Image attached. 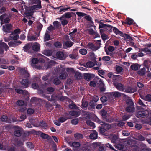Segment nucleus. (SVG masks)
<instances>
[{"instance_id": "nucleus-1", "label": "nucleus", "mask_w": 151, "mask_h": 151, "mask_svg": "<svg viewBox=\"0 0 151 151\" xmlns=\"http://www.w3.org/2000/svg\"><path fill=\"white\" fill-rule=\"evenodd\" d=\"M107 75L110 78L113 80L114 83H118L122 81V77L121 75H114L112 72L108 73Z\"/></svg>"}, {"instance_id": "nucleus-2", "label": "nucleus", "mask_w": 151, "mask_h": 151, "mask_svg": "<svg viewBox=\"0 0 151 151\" xmlns=\"http://www.w3.org/2000/svg\"><path fill=\"white\" fill-rule=\"evenodd\" d=\"M20 29L17 28L14 30V31L11 32L9 37L14 40H16L19 39V34L20 33Z\"/></svg>"}, {"instance_id": "nucleus-3", "label": "nucleus", "mask_w": 151, "mask_h": 151, "mask_svg": "<svg viewBox=\"0 0 151 151\" xmlns=\"http://www.w3.org/2000/svg\"><path fill=\"white\" fill-rule=\"evenodd\" d=\"M150 112V111L147 110L139 111L136 114V116L138 118L147 117L149 116Z\"/></svg>"}, {"instance_id": "nucleus-4", "label": "nucleus", "mask_w": 151, "mask_h": 151, "mask_svg": "<svg viewBox=\"0 0 151 151\" xmlns=\"http://www.w3.org/2000/svg\"><path fill=\"white\" fill-rule=\"evenodd\" d=\"M13 26L10 24H6L2 26L3 31L6 34L11 33V31L12 29Z\"/></svg>"}, {"instance_id": "nucleus-5", "label": "nucleus", "mask_w": 151, "mask_h": 151, "mask_svg": "<svg viewBox=\"0 0 151 151\" xmlns=\"http://www.w3.org/2000/svg\"><path fill=\"white\" fill-rule=\"evenodd\" d=\"M6 14H4L0 16V20L1 25H2L4 23L8 24L10 22V19L8 17H5Z\"/></svg>"}, {"instance_id": "nucleus-6", "label": "nucleus", "mask_w": 151, "mask_h": 151, "mask_svg": "<svg viewBox=\"0 0 151 151\" xmlns=\"http://www.w3.org/2000/svg\"><path fill=\"white\" fill-rule=\"evenodd\" d=\"M122 142L126 147L127 146H133L135 143V141L131 139H124L122 140Z\"/></svg>"}, {"instance_id": "nucleus-7", "label": "nucleus", "mask_w": 151, "mask_h": 151, "mask_svg": "<svg viewBox=\"0 0 151 151\" xmlns=\"http://www.w3.org/2000/svg\"><path fill=\"white\" fill-rule=\"evenodd\" d=\"M122 23L123 25L125 24L129 25L133 24L135 26L136 24V23L133 20L129 17H127L125 21H122Z\"/></svg>"}, {"instance_id": "nucleus-8", "label": "nucleus", "mask_w": 151, "mask_h": 151, "mask_svg": "<svg viewBox=\"0 0 151 151\" xmlns=\"http://www.w3.org/2000/svg\"><path fill=\"white\" fill-rule=\"evenodd\" d=\"M20 71L22 75L24 78H28L30 76V75L28 72L27 71V68H21Z\"/></svg>"}, {"instance_id": "nucleus-9", "label": "nucleus", "mask_w": 151, "mask_h": 151, "mask_svg": "<svg viewBox=\"0 0 151 151\" xmlns=\"http://www.w3.org/2000/svg\"><path fill=\"white\" fill-rule=\"evenodd\" d=\"M25 9L27 12L25 13V14L26 16H27V18L28 19H30V18H29V17H32L33 15V14L34 13V11L33 10H31V9H30L29 7H26L25 8Z\"/></svg>"}, {"instance_id": "nucleus-10", "label": "nucleus", "mask_w": 151, "mask_h": 151, "mask_svg": "<svg viewBox=\"0 0 151 151\" xmlns=\"http://www.w3.org/2000/svg\"><path fill=\"white\" fill-rule=\"evenodd\" d=\"M22 43V42L20 40H16L14 41H11L8 43L10 47H16L19 45V44Z\"/></svg>"}, {"instance_id": "nucleus-11", "label": "nucleus", "mask_w": 151, "mask_h": 151, "mask_svg": "<svg viewBox=\"0 0 151 151\" xmlns=\"http://www.w3.org/2000/svg\"><path fill=\"white\" fill-rule=\"evenodd\" d=\"M17 128L14 132V134L15 136L16 137H20L22 134V132L20 127L18 126H16Z\"/></svg>"}, {"instance_id": "nucleus-12", "label": "nucleus", "mask_w": 151, "mask_h": 151, "mask_svg": "<svg viewBox=\"0 0 151 151\" xmlns=\"http://www.w3.org/2000/svg\"><path fill=\"white\" fill-rule=\"evenodd\" d=\"M114 85L116 88L118 90L123 91L124 90V86L121 83H113Z\"/></svg>"}, {"instance_id": "nucleus-13", "label": "nucleus", "mask_w": 151, "mask_h": 151, "mask_svg": "<svg viewBox=\"0 0 151 151\" xmlns=\"http://www.w3.org/2000/svg\"><path fill=\"white\" fill-rule=\"evenodd\" d=\"M22 86L25 88H27L29 86V83L28 79H22V81L21 82Z\"/></svg>"}, {"instance_id": "nucleus-14", "label": "nucleus", "mask_w": 151, "mask_h": 151, "mask_svg": "<svg viewBox=\"0 0 151 151\" xmlns=\"http://www.w3.org/2000/svg\"><path fill=\"white\" fill-rule=\"evenodd\" d=\"M56 56L58 59L60 60H64L65 58L64 57V53L61 51L58 52L56 53Z\"/></svg>"}, {"instance_id": "nucleus-15", "label": "nucleus", "mask_w": 151, "mask_h": 151, "mask_svg": "<svg viewBox=\"0 0 151 151\" xmlns=\"http://www.w3.org/2000/svg\"><path fill=\"white\" fill-rule=\"evenodd\" d=\"M37 4L33 5L32 6H29V7L30 9H31V10H33L35 9H40L42 8L41 1H40L39 3Z\"/></svg>"}, {"instance_id": "nucleus-16", "label": "nucleus", "mask_w": 151, "mask_h": 151, "mask_svg": "<svg viewBox=\"0 0 151 151\" xmlns=\"http://www.w3.org/2000/svg\"><path fill=\"white\" fill-rule=\"evenodd\" d=\"M9 47L7 44L4 42L0 43V49L2 50V52H4V50L5 49L6 51H7Z\"/></svg>"}, {"instance_id": "nucleus-17", "label": "nucleus", "mask_w": 151, "mask_h": 151, "mask_svg": "<svg viewBox=\"0 0 151 151\" xmlns=\"http://www.w3.org/2000/svg\"><path fill=\"white\" fill-rule=\"evenodd\" d=\"M71 13H73V12H66L61 17H60V20H62L63 18H70L72 17V15Z\"/></svg>"}, {"instance_id": "nucleus-18", "label": "nucleus", "mask_w": 151, "mask_h": 151, "mask_svg": "<svg viewBox=\"0 0 151 151\" xmlns=\"http://www.w3.org/2000/svg\"><path fill=\"white\" fill-rule=\"evenodd\" d=\"M87 47L88 49H91L94 50H96L99 48V47H96V46L92 42L89 43L87 45Z\"/></svg>"}, {"instance_id": "nucleus-19", "label": "nucleus", "mask_w": 151, "mask_h": 151, "mask_svg": "<svg viewBox=\"0 0 151 151\" xmlns=\"http://www.w3.org/2000/svg\"><path fill=\"white\" fill-rule=\"evenodd\" d=\"M144 65L148 70L151 65V61L148 59L145 60L143 63Z\"/></svg>"}, {"instance_id": "nucleus-20", "label": "nucleus", "mask_w": 151, "mask_h": 151, "mask_svg": "<svg viewBox=\"0 0 151 151\" xmlns=\"http://www.w3.org/2000/svg\"><path fill=\"white\" fill-rule=\"evenodd\" d=\"M93 77L94 75L90 73H86L84 74V78L87 81H89Z\"/></svg>"}, {"instance_id": "nucleus-21", "label": "nucleus", "mask_w": 151, "mask_h": 151, "mask_svg": "<svg viewBox=\"0 0 151 151\" xmlns=\"http://www.w3.org/2000/svg\"><path fill=\"white\" fill-rule=\"evenodd\" d=\"M68 76L67 73L65 71H63L59 74L58 77L60 79H65Z\"/></svg>"}, {"instance_id": "nucleus-22", "label": "nucleus", "mask_w": 151, "mask_h": 151, "mask_svg": "<svg viewBox=\"0 0 151 151\" xmlns=\"http://www.w3.org/2000/svg\"><path fill=\"white\" fill-rule=\"evenodd\" d=\"M97 137L98 133L96 131H93V132L91 133L89 135L90 138L92 139H96Z\"/></svg>"}, {"instance_id": "nucleus-23", "label": "nucleus", "mask_w": 151, "mask_h": 151, "mask_svg": "<svg viewBox=\"0 0 151 151\" xmlns=\"http://www.w3.org/2000/svg\"><path fill=\"white\" fill-rule=\"evenodd\" d=\"M50 38L49 32L47 30L44 37V42H46L51 40Z\"/></svg>"}, {"instance_id": "nucleus-24", "label": "nucleus", "mask_w": 151, "mask_h": 151, "mask_svg": "<svg viewBox=\"0 0 151 151\" xmlns=\"http://www.w3.org/2000/svg\"><path fill=\"white\" fill-rule=\"evenodd\" d=\"M114 32L115 34H116V35H119L121 36H122L123 33L119 31L118 28H116L115 27H114L112 29V31Z\"/></svg>"}, {"instance_id": "nucleus-25", "label": "nucleus", "mask_w": 151, "mask_h": 151, "mask_svg": "<svg viewBox=\"0 0 151 151\" xmlns=\"http://www.w3.org/2000/svg\"><path fill=\"white\" fill-rule=\"evenodd\" d=\"M43 27V25L41 24L39 22L37 24V31L38 32L37 35L39 36L40 32L42 30Z\"/></svg>"}, {"instance_id": "nucleus-26", "label": "nucleus", "mask_w": 151, "mask_h": 151, "mask_svg": "<svg viewBox=\"0 0 151 151\" xmlns=\"http://www.w3.org/2000/svg\"><path fill=\"white\" fill-rule=\"evenodd\" d=\"M32 48L35 51H38L40 49L39 44L37 43L34 44L32 46Z\"/></svg>"}, {"instance_id": "nucleus-27", "label": "nucleus", "mask_w": 151, "mask_h": 151, "mask_svg": "<svg viewBox=\"0 0 151 151\" xmlns=\"http://www.w3.org/2000/svg\"><path fill=\"white\" fill-rule=\"evenodd\" d=\"M135 107L134 106H128L125 108V111L128 113L133 112L135 110Z\"/></svg>"}, {"instance_id": "nucleus-28", "label": "nucleus", "mask_w": 151, "mask_h": 151, "mask_svg": "<svg viewBox=\"0 0 151 151\" xmlns=\"http://www.w3.org/2000/svg\"><path fill=\"white\" fill-rule=\"evenodd\" d=\"M53 52L52 50H44L43 54L45 55L50 56L52 55Z\"/></svg>"}, {"instance_id": "nucleus-29", "label": "nucleus", "mask_w": 151, "mask_h": 151, "mask_svg": "<svg viewBox=\"0 0 151 151\" xmlns=\"http://www.w3.org/2000/svg\"><path fill=\"white\" fill-rule=\"evenodd\" d=\"M70 114L72 116H75L76 117L80 115L79 111H72L70 112Z\"/></svg>"}, {"instance_id": "nucleus-30", "label": "nucleus", "mask_w": 151, "mask_h": 151, "mask_svg": "<svg viewBox=\"0 0 151 151\" xmlns=\"http://www.w3.org/2000/svg\"><path fill=\"white\" fill-rule=\"evenodd\" d=\"M126 104L127 105L129 106H134V103L132 100L130 99H128L126 101Z\"/></svg>"}, {"instance_id": "nucleus-31", "label": "nucleus", "mask_w": 151, "mask_h": 151, "mask_svg": "<svg viewBox=\"0 0 151 151\" xmlns=\"http://www.w3.org/2000/svg\"><path fill=\"white\" fill-rule=\"evenodd\" d=\"M74 43L71 41H67L64 42L63 46H65L68 47H71L73 44Z\"/></svg>"}, {"instance_id": "nucleus-32", "label": "nucleus", "mask_w": 151, "mask_h": 151, "mask_svg": "<svg viewBox=\"0 0 151 151\" xmlns=\"http://www.w3.org/2000/svg\"><path fill=\"white\" fill-rule=\"evenodd\" d=\"M116 147L118 149L120 150H123V149L125 147L124 144L122 142H120V143L117 144Z\"/></svg>"}, {"instance_id": "nucleus-33", "label": "nucleus", "mask_w": 151, "mask_h": 151, "mask_svg": "<svg viewBox=\"0 0 151 151\" xmlns=\"http://www.w3.org/2000/svg\"><path fill=\"white\" fill-rule=\"evenodd\" d=\"M32 44L30 43H28L25 44V45L23 47L24 50L25 52L28 51L30 48Z\"/></svg>"}, {"instance_id": "nucleus-34", "label": "nucleus", "mask_w": 151, "mask_h": 151, "mask_svg": "<svg viewBox=\"0 0 151 151\" xmlns=\"http://www.w3.org/2000/svg\"><path fill=\"white\" fill-rule=\"evenodd\" d=\"M100 114L103 118H104L105 119H106L107 117V112L106 110L104 109L101 110L100 111Z\"/></svg>"}, {"instance_id": "nucleus-35", "label": "nucleus", "mask_w": 151, "mask_h": 151, "mask_svg": "<svg viewBox=\"0 0 151 151\" xmlns=\"http://www.w3.org/2000/svg\"><path fill=\"white\" fill-rule=\"evenodd\" d=\"M106 131V129H105L103 126L100 127L99 129V133L102 135H105V132Z\"/></svg>"}, {"instance_id": "nucleus-36", "label": "nucleus", "mask_w": 151, "mask_h": 151, "mask_svg": "<svg viewBox=\"0 0 151 151\" xmlns=\"http://www.w3.org/2000/svg\"><path fill=\"white\" fill-rule=\"evenodd\" d=\"M145 68L143 67L142 68L140 69L137 72L138 74L139 75L143 76L145 74Z\"/></svg>"}, {"instance_id": "nucleus-37", "label": "nucleus", "mask_w": 151, "mask_h": 151, "mask_svg": "<svg viewBox=\"0 0 151 151\" xmlns=\"http://www.w3.org/2000/svg\"><path fill=\"white\" fill-rule=\"evenodd\" d=\"M53 24L54 26L55 29V28L58 29L59 28L60 26H61L60 22L57 21H55L53 22Z\"/></svg>"}, {"instance_id": "nucleus-38", "label": "nucleus", "mask_w": 151, "mask_h": 151, "mask_svg": "<svg viewBox=\"0 0 151 151\" xmlns=\"http://www.w3.org/2000/svg\"><path fill=\"white\" fill-rule=\"evenodd\" d=\"M138 65H139L138 64L132 65L130 66V68L132 70L136 71L138 69Z\"/></svg>"}, {"instance_id": "nucleus-39", "label": "nucleus", "mask_w": 151, "mask_h": 151, "mask_svg": "<svg viewBox=\"0 0 151 151\" xmlns=\"http://www.w3.org/2000/svg\"><path fill=\"white\" fill-rule=\"evenodd\" d=\"M118 139V137L116 135H114L112 136L111 137V140L112 143L115 144L116 143L117 139Z\"/></svg>"}, {"instance_id": "nucleus-40", "label": "nucleus", "mask_w": 151, "mask_h": 151, "mask_svg": "<svg viewBox=\"0 0 151 151\" xmlns=\"http://www.w3.org/2000/svg\"><path fill=\"white\" fill-rule=\"evenodd\" d=\"M126 91L128 93H133L136 91V90L131 87H129L126 90Z\"/></svg>"}, {"instance_id": "nucleus-41", "label": "nucleus", "mask_w": 151, "mask_h": 151, "mask_svg": "<svg viewBox=\"0 0 151 151\" xmlns=\"http://www.w3.org/2000/svg\"><path fill=\"white\" fill-rule=\"evenodd\" d=\"M121 37H123L124 38L127 39V40H133L132 38L130 36L127 34H124L123 33L122 36H121Z\"/></svg>"}, {"instance_id": "nucleus-42", "label": "nucleus", "mask_w": 151, "mask_h": 151, "mask_svg": "<svg viewBox=\"0 0 151 151\" xmlns=\"http://www.w3.org/2000/svg\"><path fill=\"white\" fill-rule=\"evenodd\" d=\"M52 82L53 83L56 85H58L61 83L60 81L57 77L54 78Z\"/></svg>"}, {"instance_id": "nucleus-43", "label": "nucleus", "mask_w": 151, "mask_h": 151, "mask_svg": "<svg viewBox=\"0 0 151 151\" xmlns=\"http://www.w3.org/2000/svg\"><path fill=\"white\" fill-rule=\"evenodd\" d=\"M86 67L88 68H91L94 65V63L92 61H88L86 63Z\"/></svg>"}, {"instance_id": "nucleus-44", "label": "nucleus", "mask_w": 151, "mask_h": 151, "mask_svg": "<svg viewBox=\"0 0 151 151\" xmlns=\"http://www.w3.org/2000/svg\"><path fill=\"white\" fill-rule=\"evenodd\" d=\"M114 27L113 26L107 24L105 29L109 31L110 32H112V29Z\"/></svg>"}, {"instance_id": "nucleus-45", "label": "nucleus", "mask_w": 151, "mask_h": 151, "mask_svg": "<svg viewBox=\"0 0 151 151\" xmlns=\"http://www.w3.org/2000/svg\"><path fill=\"white\" fill-rule=\"evenodd\" d=\"M96 105V104L93 101H91L88 104V105L92 109H94Z\"/></svg>"}, {"instance_id": "nucleus-46", "label": "nucleus", "mask_w": 151, "mask_h": 151, "mask_svg": "<svg viewBox=\"0 0 151 151\" xmlns=\"http://www.w3.org/2000/svg\"><path fill=\"white\" fill-rule=\"evenodd\" d=\"M79 52L81 54L84 55L87 54V51L86 49L83 48L80 49L79 51Z\"/></svg>"}, {"instance_id": "nucleus-47", "label": "nucleus", "mask_w": 151, "mask_h": 151, "mask_svg": "<svg viewBox=\"0 0 151 151\" xmlns=\"http://www.w3.org/2000/svg\"><path fill=\"white\" fill-rule=\"evenodd\" d=\"M103 126L105 129H106V130H109L111 128V124L106 123Z\"/></svg>"}, {"instance_id": "nucleus-48", "label": "nucleus", "mask_w": 151, "mask_h": 151, "mask_svg": "<svg viewBox=\"0 0 151 151\" xmlns=\"http://www.w3.org/2000/svg\"><path fill=\"white\" fill-rule=\"evenodd\" d=\"M80 144L78 142H74L72 143V146L75 148H77L80 147Z\"/></svg>"}, {"instance_id": "nucleus-49", "label": "nucleus", "mask_w": 151, "mask_h": 151, "mask_svg": "<svg viewBox=\"0 0 151 151\" xmlns=\"http://www.w3.org/2000/svg\"><path fill=\"white\" fill-rule=\"evenodd\" d=\"M40 136L42 138L44 139H48L49 137H50L48 134L43 133L41 134H40Z\"/></svg>"}, {"instance_id": "nucleus-50", "label": "nucleus", "mask_w": 151, "mask_h": 151, "mask_svg": "<svg viewBox=\"0 0 151 151\" xmlns=\"http://www.w3.org/2000/svg\"><path fill=\"white\" fill-rule=\"evenodd\" d=\"M74 137L77 139H81L83 138V136L81 134L77 133L74 134Z\"/></svg>"}, {"instance_id": "nucleus-51", "label": "nucleus", "mask_w": 151, "mask_h": 151, "mask_svg": "<svg viewBox=\"0 0 151 151\" xmlns=\"http://www.w3.org/2000/svg\"><path fill=\"white\" fill-rule=\"evenodd\" d=\"M107 24H104L103 22L100 23V24H99V29L101 28H103L106 29Z\"/></svg>"}, {"instance_id": "nucleus-52", "label": "nucleus", "mask_w": 151, "mask_h": 151, "mask_svg": "<svg viewBox=\"0 0 151 151\" xmlns=\"http://www.w3.org/2000/svg\"><path fill=\"white\" fill-rule=\"evenodd\" d=\"M113 92L106 93L105 94V95L107 97V99H111L113 97Z\"/></svg>"}, {"instance_id": "nucleus-53", "label": "nucleus", "mask_w": 151, "mask_h": 151, "mask_svg": "<svg viewBox=\"0 0 151 151\" xmlns=\"http://www.w3.org/2000/svg\"><path fill=\"white\" fill-rule=\"evenodd\" d=\"M82 105H81V106H82L81 107L82 108H86V107H87V106L88 105V102L87 101H82Z\"/></svg>"}, {"instance_id": "nucleus-54", "label": "nucleus", "mask_w": 151, "mask_h": 151, "mask_svg": "<svg viewBox=\"0 0 151 151\" xmlns=\"http://www.w3.org/2000/svg\"><path fill=\"white\" fill-rule=\"evenodd\" d=\"M143 51L145 53L148 54L150 55L151 56V52L150 49H148V48H145L143 49Z\"/></svg>"}, {"instance_id": "nucleus-55", "label": "nucleus", "mask_w": 151, "mask_h": 151, "mask_svg": "<svg viewBox=\"0 0 151 151\" xmlns=\"http://www.w3.org/2000/svg\"><path fill=\"white\" fill-rule=\"evenodd\" d=\"M100 100L102 103H104L107 101L108 99L107 97L105 95L103 96L100 98Z\"/></svg>"}, {"instance_id": "nucleus-56", "label": "nucleus", "mask_w": 151, "mask_h": 151, "mask_svg": "<svg viewBox=\"0 0 151 151\" xmlns=\"http://www.w3.org/2000/svg\"><path fill=\"white\" fill-rule=\"evenodd\" d=\"M113 96L115 97H119L121 96L120 93L118 92H113Z\"/></svg>"}, {"instance_id": "nucleus-57", "label": "nucleus", "mask_w": 151, "mask_h": 151, "mask_svg": "<svg viewBox=\"0 0 151 151\" xmlns=\"http://www.w3.org/2000/svg\"><path fill=\"white\" fill-rule=\"evenodd\" d=\"M47 91L50 94L53 93L55 91V89L51 87H49L47 88Z\"/></svg>"}, {"instance_id": "nucleus-58", "label": "nucleus", "mask_w": 151, "mask_h": 151, "mask_svg": "<svg viewBox=\"0 0 151 151\" xmlns=\"http://www.w3.org/2000/svg\"><path fill=\"white\" fill-rule=\"evenodd\" d=\"M111 59V58L109 56H105L103 57L102 58V60L104 61H109Z\"/></svg>"}, {"instance_id": "nucleus-59", "label": "nucleus", "mask_w": 151, "mask_h": 151, "mask_svg": "<svg viewBox=\"0 0 151 151\" xmlns=\"http://www.w3.org/2000/svg\"><path fill=\"white\" fill-rule=\"evenodd\" d=\"M24 104V101L23 100H18L17 102V104L19 106H22Z\"/></svg>"}, {"instance_id": "nucleus-60", "label": "nucleus", "mask_w": 151, "mask_h": 151, "mask_svg": "<svg viewBox=\"0 0 151 151\" xmlns=\"http://www.w3.org/2000/svg\"><path fill=\"white\" fill-rule=\"evenodd\" d=\"M145 101L149 102L151 101V94H148L146 96Z\"/></svg>"}, {"instance_id": "nucleus-61", "label": "nucleus", "mask_w": 151, "mask_h": 151, "mask_svg": "<svg viewBox=\"0 0 151 151\" xmlns=\"http://www.w3.org/2000/svg\"><path fill=\"white\" fill-rule=\"evenodd\" d=\"M78 118L74 119L71 120V123L73 124L76 125L78 124Z\"/></svg>"}, {"instance_id": "nucleus-62", "label": "nucleus", "mask_w": 151, "mask_h": 151, "mask_svg": "<svg viewBox=\"0 0 151 151\" xmlns=\"http://www.w3.org/2000/svg\"><path fill=\"white\" fill-rule=\"evenodd\" d=\"M86 124L87 125L91 127H94L95 126V124L90 120H88L86 121Z\"/></svg>"}, {"instance_id": "nucleus-63", "label": "nucleus", "mask_w": 151, "mask_h": 151, "mask_svg": "<svg viewBox=\"0 0 151 151\" xmlns=\"http://www.w3.org/2000/svg\"><path fill=\"white\" fill-rule=\"evenodd\" d=\"M101 35L102 39L104 41L108 39V35L105 33L102 34Z\"/></svg>"}, {"instance_id": "nucleus-64", "label": "nucleus", "mask_w": 151, "mask_h": 151, "mask_svg": "<svg viewBox=\"0 0 151 151\" xmlns=\"http://www.w3.org/2000/svg\"><path fill=\"white\" fill-rule=\"evenodd\" d=\"M34 110L32 108H28L27 111V113L29 114H32L34 113Z\"/></svg>"}]
</instances>
